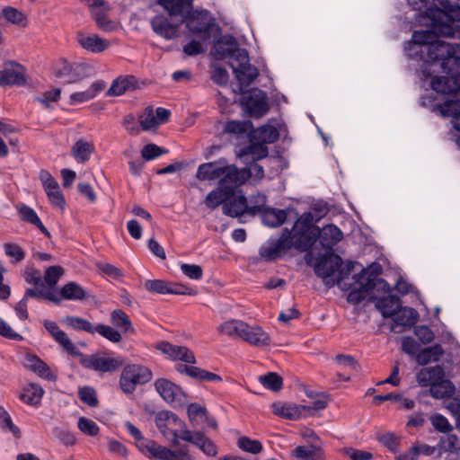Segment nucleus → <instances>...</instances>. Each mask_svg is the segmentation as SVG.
Returning a JSON list of instances; mask_svg holds the SVG:
<instances>
[{
    "label": "nucleus",
    "mask_w": 460,
    "mask_h": 460,
    "mask_svg": "<svg viewBox=\"0 0 460 460\" xmlns=\"http://www.w3.org/2000/svg\"><path fill=\"white\" fill-rule=\"evenodd\" d=\"M426 13L431 20L430 30L414 31L411 42L420 47L427 62H439L447 75H460V44L440 40L441 37L460 40V25L454 21V6L448 0H433V5Z\"/></svg>",
    "instance_id": "1"
},
{
    "label": "nucleus",
    "mask_w": 460,
    "mask_h": 460,
    "mask_svg": "<svg viewBox=\"0 0 460 460\" xmlns=\"http://www.w3.org/2000/svg\"><path fill=\"white\" fill-rule=\"evenodd\" d=\"M126 427L131 436L137 441V447L142 452H148L153 457L159 460H195L190 454L187 445L181 446L177 450L170 449L158 445L153 440H145L141 431L131 422H127Z\"/></svg>",
    "instance_id": "2"
},
{
    "label": "nucleus",
    "mask_w": 460,
    "mask_h": 460,
    "mask_svg": "<svg viewBox=\"0 0 460 460\" xmlns=\"http://www.w3.org/2000/svg\"><path fill=\"white\" fill-rule=\"evenodd\" d=\"M353 279V283L348 284L351 288L348 297L349 301L358 303L365 299L367 295L375 299V296L390 293L387 283L384 279L376 278V276L371 277L367 270H361Z\"/></svg>",
    "instance_id": "3"
},
{
    "label": "nucleus",
    "mask_w": 460,
    "mask_h": 460,
    "mask_svg": "<svg viewBox=\"0 0 460 460\" xmlns=\"http://www.w3.org/2000/svg\"><path fill=\"white\" fill-rule=\"evenodd\" d=\"M298 237L296 247L301 251L308 250L316 241L320 240L321 245L325 249H332L333 245L342 239L341 231L334 225H327L321 230L317 226H307Z\"/></svg>",
    "instance_id": "4"
},
{
    "label": "nucleus",
    "mask_w": 460,
    "mask_h": 460,
    "mask_svg": "<svg viewBox=\"0 0 460 460\" xmlns=\"http://www.w3.org/2000/svg\"><path fill=\"white\" fill-rule=\"evenodd\" d=\"M326 407L327 402L324 400H317L311 404H296L278 401L270 405L274 415L288 420H297L302 418L314 416L317 411Z\"/></svg>",
    "instance_id": "5"
},
{
    "label": "nucleus",
    "mask_w": 460,
    "mask_h": 460,
    "mask_svg": "<svg viewBox=\"0 0 460 460\" xmlns=\"http://www.w3.org/2000/svg\"><path fill=\"white\" fill-rule=\"evenodd\" d=\"M227 60L241 86H248L258 76V70L249 63L245 49L238 48Z\"/></svg>",
    "instance_id": "6"
},
{
    "label": "nucleus",
    "mask_w": 460,
    "mask_h": 460,
    "mask_svg": "<svg viewBox=\"0 0 460 460\" xmlns=\"http://www.w3.org/2000/svg\"><path fill=\"white\" fill-rule=\"evenodd\" d=\"M172 446L179 447L180 439L190 442L196 446L201 452L208 456H216L217 455V447L205 435L204 429L190 431L188 429H182L180 433L177 430L172 431Z\"/></svg>",
    "instance_id": "7"
},
{
    "label": "nucleus",
    "mask_w": 460,
    "mask_h": 460,
    "mask_svg": "<svg viewBox=\"0 0 460 460\" xmlns=\"http://www.w3.org/2000/svg\"><path fill=\"white\" fill-rule=\"evenodd\" d=\"M153 378L150 368L138 364H129L122 369L119 386L125 394H132L137 385L148 383Z\"/></svg>",
    "instance_id": "8"
},
{
    "label": "nucleus",
    "mask_w": 460,
    "mask_h": 460,
    "mask_svg": "<svg viewBox=\"0 0 460 460\" xmlns=\"http://www.w3.org/2000/svg\"><path fill=\"white\" fill-rule=\"evenodd\" d=\"M55 75L57 77L64 78L67 84H81L85 79L95 75V68L86 62H65Z\"/></svg>",
    "instance_id": "9"
},
{
    "label": "nucleus",
    "mask_w": 460,
    "mask_h": 460,
    "mask_svg": "<svg viewBox=\"0 0 460 460\" xmlns=\"http://www.w3.org/2000/svg\"><path fill=\"white\" fill-rule=\"evenodd\" d=\"M296 234L297 232L295 229L293 232H289L287 229L284 230L276 243L261 248L260 256L265 261H273L280 257L292 246L296 247V242H299L298 237L296 238Z\"/></svg>",
    "instance_id": "10"
},
{
    "label": "nucleus",
    "mask_w": 460,
    "mask_h": 460,
    "mask_svg": "<svg viewBox=\"0 0 460 460\" xmlns=\"http://www.w3.org/2000/svg\"><path fill=\"white\" fill-rule=\"evenodd\" d=\"M242 104L253 118H261L269 111L266 94L257 88L242 93Z\"/></svg>",
    "instance_id": "11"
},
{
    "label": "nucleus",
    "mask_w": 460,
    "mask_h": 460,
    "mask_svg": "<svg viewBox=\"0 0 460 460\" xmlns=\"http://www.w3.org/2000/svg\"><path fill=\"white\" fill-rule=\"evenodd\" d=\"M218 186L224 190L226 194H234V190L239 186L244 184L249 180V174L243 169H238L235 165H226L223 167Z\"/></svg>",
    "instance_id": "12"
},
{
    "label": "nucleus",
    "mask_w": 460,
    "mask_h": 460,
    "mask_svg": "<svg viewBox=\"0 0 460 460\" xmlns=\"http://www.w3.org/2000/svg\"><path fill=\"white\" fill-rule=\"evenodd\" d=\"M27 84L25 68L15 61H5L3 70H0V86L18 85Z\"/></svg>",
    "instance_id": "13"
},
{
    "label": "nucleus",
    "mask_w": 460,
    "mask_h": 460,
    "mask_svg": "<svg viewBox=\"0 0 460 460\" xmlns=\"http://www.w3.org/2000/svg\"><path fill=\"white\" fill-rule=\"evenodd\" d=\"M81 364L90 369L101 372H112L123 365V360L119 358H104L97 355L84 356L80 352L78 356Z\"/></svg>",
    "instance_id": "14"
},
{
    "label": "nucleus",
    "mask_w": 460,
    "mask_h": 460,
    "mask_svg": "<svg viewBox=\"0 0 460 460\" xmlns=\"http://www.w3.org/2000/svg\"><path fill=\"white\" fill-rule=\"evenodd\" d=\"M155 424L164 437L171 443L172 439V431L177 430L178 433H180L182 429H186L185 423L176 415L168 411H162L156 414Z\"/></svg>",
    "instance_id": "15"
},
{
    "label": "nucleus",
    "mask_w": 460,
    "mask_h": 460,
    "mask_svg": "<svg viewBox=\"0 0 460 460\" xmlns=\"http://www.w3.org/2000/svg\"><path fill=\"white\" fill-rule=\"evenodd\" d=\"M155 349L173 361H181L186 364H196L197 362L194 353L186 346L161 341L155 345Z\"/></svg>",
    "instance_id": "16"
},
{
    "label": "nucleus",
    "mask_w": 460,
    "mask_h": 460,
    "mask_svg": "<svg viewBox=\"0 0 460 460\" xmlns=\"http://www.w3.org/2000/svg\"><path fill=\"white\" fill-rule=\"evenodd\" d=\"M241 340L245 343L259 349L269 347L271 337L261 325L246 323Z\"/></svg>",
    "instance_id": "17"
},
{
    "label": "nucleus",
    "mask_w": 460,
    "mask_h": 460,
    "mask_svg": "<svg viewBox=\"0 0 460 460\" xmlns=\"http://www.w3.org/2000/svg\"><path fill=\"white\" fill-rule=\"evenodd\" d=\"M186 25L193 33H203V39L205 40L209 38L208 32L212 29L219 31V28L211 22L209 13L207 11L194 12L188 19Z\"/></svg>",
    "instance_id": "18"
},
{
    "label": "nucleus",
    "mask_w": 460,
    "mask_h": 460,
    "mask_svg": "<svg viewBox=\"0 0 460 460\" xmlns=\"http://www.w3.org/2000/svg\"><path fill=\"white\" fill-rule=\"evenodd\" d=\"M169 116V111L164 108H157L155 111L152 107H147L138 116V123L142 130L148 131L165 122Z\"/></svg>",
    "instance_id": "19"
},
{
    "label": "nucleus",
    "mask_w": 460,
    "mask_h": 460,
    "mask_svg": "<svg viewBox=\"0 0 460 460\" xmlns=\"http://www.w3.org/2000/svg\"><path fill=\"white\" fill-rule=\"evenodd\" d=\"M40 180L44 187L50 203L63 209L66 201L64 195L59 189L58 182L46 170H41L40 172Z\"/></svg>",
    "instance_id": "20"
},
{
    "label": "nucleus",
    "mask_w": 460,
    "mask_h": 460,
    "mask_svg": "<svg viewBox=\"0 0 460 460\" xmlns=\"http://www.w3.org/2000/svg\"><path fill=\"white\" fill-rule=\"evenodd\" d=\"M44 327L53 339L70 355L79 356L80 351L76 345L68 338L66 333L60 330L58 324L49 320L44 321Z\"/></svg>",
    "instance_id": "21"
},
{
    "label": "nucleus",
    "mask_w": 460,
    "mask_h": 460,
    "mask_svg": "<svg viewBox=\"0 0 460 460\" xmlns=\"http://www.w3.org/2000/svg\"><path fill=\"white\" fill-rule=\"evenodd\" d=\"M76 40L83 49L91 53L103 52L111 46L108 40L102 39L93 33L79 32L77 34Z\"/></svg>",
    "instance_id": "22"
},
{
    "label": "nucleus",
    "mask_w": 460,
    "mask_h": 460,
    "mask_svg": "<svg viewBox=\"0 0 460 460\" xmlns=\"http://www.w3.org/2000/svg\"><path fill=\"white\" fill-rule=\"evenodd\" d=\"M341 263L342 261L340 256L328 252L315 264V273L321 278H328L340 269Z\"/></svg>",
    "instance_id": "23"
},
{
    "label": "nucleus",
    "mask_w": 460,
    "mask_h": 460,
    "mask_svg": "<svg viewBox=\"0 0 460 460\" xmlns=\"http://www.w3.org/2000/svg\"><path fill=\"white\" fill-rule=\"evenodd\" d=\"M79 89L70 95L72 102L83 103L93 100L99 93L105 89V84L102 80H95L88 86H84L83 83L78 84Z\"/></svg>",
    "instance_id": "24"
},
{
    "label": "nucleus",
    "mask_w": 460,
    "mask_h": 460,
    "mask_svg": "<svg viewBox=\"0 0 460 460\" xmlns=\"http://www.w3.org/2000/svg\"><path fill=\"white\" fill-rule=\"evenodd\" d=\"M155 391L168 403L175 402L178 395L182 394V389L167 378H158L155 384Z\"/></svg>",
    "instance_id": "25"
},
{
    "label": "nucleus",
    "mask_w": 460,
    "mask_h": 460,
    "mask_svg": "<svg viewBox=\"0 0 460 460\" xmlns=\"http://www.w3.org/2000/svg\"><path fill=\"white\" fill-rule=\"evenodd\" d=\"M444 378L445 371L440 366L424 367L417 374L418 383L424 387L433 388Z\"/></svg>",
    "instance_id": "26"
},
{
    "label": "nucleus",
    "mask_w": 460,
    "mask_h": 460,
    "mask_svg": "<svg viewBox=\"0 0 460 460\" xmlns=\"http://www.w3.org/2000/svg\"><path fill=\"white\" fill-rule=\"evenodd\" d=\"M459 76L455 75L436 76L431 81V87L434 91L442 94L456 93L460 89Z\"/></svg>",
    "instance_id": "27"
},
{
    "label": "nucleus",
    "mask_w": 460,
    "mask_h": 460,
    "mask_svg": "<svg viewBox=\"0 0 460 460\" xmlns=\"http://www.w3.org/2000/svg\"><path fill=\"white\" fill-rule=\"evenodd\" d=\"M237 49L235 39L231 35H224L215 43L212 54L217 59H228Z\"/></svg>",
    "instance_id": "28"
},
{
    "label": "nucleus",
    "mask_w": 460,
    "mask_h": 460,
    "mask_svg": "<svg viewBox=\"0 0 460 460\" xmlns=\"http://www.w3.org/2000/svg\"><path fill=\"white\" fill-rule=\"evenodd\" d=\"M223 211L226 215L237 217L243 214H248V207L246 203V197L241 192L237 195H233L223 205Z\"/></svg>",
    "instance_id": "29"
},
{
    "label": "nucleus",
    "mask_w": 460,
    "mask_h": 460,
    "mask_svg": "<svg viewBox=\"0 0 460 460\" xmlns=\"http://www.w3.org/2000/svg\"><path fill=\"white\" fill-rule=\"evenodd\" d=\"M137 86V82L133 75L119 76L112 82L107 95L120 96L126 92L135 90Z\"/></svg>",
    "instance_id": "30"
},
{
    "label": "nucleus",
    "mask_w": 460,
    "mask_h": 460,
    "mask_svg": "<svg viewBox=\"0 0 460 460\" xmlns=\"http://www.w3.org/2000/svg\"><path fill=\"white\" fill-rule=\"evenodd\" d=\"M95 147L92 142L83 138L76 140L71 147V155L77 163L84 164L90 160Z\"/></svg>",
    "instance_id": "31"
},
{
    "label": "nucleus",
    "mask_w": 460,
    "mask_h": 460,
    "mask_svg": "<svg viewBox=\"0 0 460 460\" xmlns=\"http://www.w3.org/2000/svg\"><path fill=\"white\" fill-rule=\"evenodd\" d=\"M293 456L302 460H325L324 451L318 444H310L309 447L298 446L294 449Z\"/></svg>",
    "instance_id": "32"
},
{
    "label": "nucleus",
    "mask_w": 460,
    "mask_h": 460,
    "mask_svg": "<svg viewBox=\"0 0 460 460\" xmlns=\"http://www.w3.org/2000/svg\"><path fill=\"white\" fill-rule=\"evenodd\" d=\"M376 306L381 311L385 317H391L396 309L399 308L400 299L390 293L382 296H375Z\"/></svg>",
    "instance_id": "33"
},
{
    "label": "nucleus",
    "mask_w": 460,
    "mask_h": 460,
    "mask_svg": "<svg viewBox=\"0 0 460 460\" xmlns=\"http://www.w3.org/2000/svg\"><path fill=\"white\" fill-rule=\"evenodd\" d=\"M154 31L165 39H173L179 37V25L171 24L168 20L163 16H156L152 21Z\"/></svg>",
    "instance_id": "34"
},
{
    "label": "nucleus",
    "mask_w": 460,
    "mask_h": 460,
    "mask_svg": "<svg viewBox=\"0 0 460 460\" xmlns=\"http://www.w3.org/2000/svg\"><path fill=\"white\" fill-rule=\"evenodd\" d=\"M0 18H4L7 22L22 28L28 25L27 15L13 6L4 7L0 12Z\"/></svg>",
    "instance_id": "35"
},
{
    "label": "nucleus",
    "mask_w": 460,
    "mask_h": 460,
    "mask_svg": "<svg viewBox=\"0 0 460 460\" xmlns=\"http://www.w3.org/2000/svg\"><path fill=\"white\" fill-rule=\"evenodd\" d=\"M246 322L242 320L232 319L221 323L217 330L218 332L230 338H242Z\"/></svg>",
    "instance_id": "36"
},
{
    "label": "nucleus",
    "mask_w": 460,
    "mask_h": 460,
    "mask_svg": "<svg viewBox=\"0 0 460 460\" xmlns=\"http://www.w3.org/2000/svg\"><path fill=\"white\" fill-rule=\"evenodd\" d=\"M279 131L273 126L265 125L253 130L251 135L252 141L267 143H273L279 138Z\"/></svg>",
    "instance_id": "37"
},
{
    "label": "nucleus",
    "mask_w": 460,
    "mask_h": 460,
    "mask_svg": "<svg viewBox=\"0 0 460 460\" xmlns=\"http://www.w3.org/2000/svg\"><path fill=\"white\" fill-rule=\"evenodd\" d=\"M187 414L191 426L195 429H203L201 425L208 420L207 409L199 403H190L187 408Z\"/></svg>",
    "instance_id": "38"
},
{
    "label": "nucleus",
    "mask_w": 460,
    "mask_h": 460,
    "mask_svg": "<svg viewBox=\"0 0 460 460\" xmlns=\"http://www.w3.org/2000/svg\"><path fill=\"white\" fill-rule=\"evenodd\" d=\"M224 166H219L216 163H207L199 166L196 177L199 181H220Z\"/></svg>",
    "instance_id": "39"
},
{
    "label": "nucleus",
    "mask_w": 460,
    "mask_h": 460,
    "mask_svg": "<svg viewBox=\"0 0 460 460\" xmlns=\"http://www.w3.org/2000/svg\"><path fill=\"white\" fill-rule=\"evenodd\" d=\"M43 394L44 390L42 387L35 384H29L26 387L23 388L22 394H20V399L28 405L38 406L40 404Z\"/></svg>",
    "instance_id": "40"
},
{
    "label": "nucleus",
    "mask_w": 460,
    "mask_h": 460,
    "mask_svg": "<svg viewBox=\"0 0 460 460\" xmlns=\"http://www.w3.org/2000/svg\"><path fill=\"white\" fill-rule=\"evenodd\" d=\"M391 317L398 325L411 326L417 322L418 313L412 308L399 305Z\"/></svg>",
    "instance_id": "41"
},
{
    "label": "nucleus",
    "mask_w": 460,
    "mask_h": 460,
    "mask_svg": "<svg viewBox=\"0 0 460 460\" xmlns=\"http://www.w3.org/2000/svg\"><path fill=\"white\" fill-rule=\"evenodd\" d=\"M246 203L248 207V214L255 216L262 213L268 207L267 196L261 191H257L246 198Z\"/></svg>",
    "instance_id": "42"
},
{
    "label": "nucleus",
    "mask_w": 460,
    "mask_h": 460,
    "mask_svg": "<svg viewBox=\"0 0 460 460\" xmlns=\"http://www.w3.org/2000/svg\"><path fill=\"white\" fill-rule=\"evenodd\" d=\"M268 155V148L262 142L252 141L251 145L241 150L240 157H250L252 162H255Z\"/></svg>",
    "instance_id": "43"
},
{
    "label": "nucleus",
    "mask_w": 460,
    "mask_h": 460,
    "mask_svg": "<svg viewBox=\"0 0 460 460\" xmlns=\"http://www.w3.org/2000/svg\"><path fill=\"white\" fill-rule=\"evenodd\" d=\"M260 215H261L262 222L270 227L281 226L287 218V214L284 210L270 208L269 207Z\"/></svg>",
    "instance_id": "44"
},
{
    "label": "nucleus",
    "mask_w": 460,
    "mask_h": 460,
    "mask_svg": "<svg viewBox=\"0 0 460 460\" xmlns=\"http://www.w3.org/2000/svg\"><path fill=\"white\" fill-rule=\"evenodd\" d=\"M440 112L444 116L452 117L454 128L460 132V101H448L441 104Z\"/></svg>",
    "instance_id": "45"
},
{
    "label": "nucleus",
    "mask_w": 460,
    "mask_h": 460,
    "mask_svg": "<svg viewBox=\"0 0 460 460\" xmlns=\"http://www.w3.org/2000/svg\"><path fill=\"white\" fill-rule=\"evenodd\" d=\"M19 214L21 216V218L28 223H31L34 226H36L40 232L45 234L47 237H50V233L48 231V229L43 226L40 219L37 216L36 212L31 208L30 207L26 205H22L18 208Z\"/></svg>",
    "instance_id": "46"
},
{
    "label": "nucleus",
    "mask_w": 460,
    "mask_h": 460,
    "mask_svg": "<svg viewBox=\"0 0 460 460\" xmlns=\"http://www.w3.org/2000/svg\"><path fill=\"white\" fill-rule=\"evenodd\" d=\"M444 354L442 347L438 344L423 349L416 357V360L420 365H427L430 362H436Z\"/></svg>",
    "instance_id": "47"
},
{
    "label": "nucleus",
    "mask_w": 460,
    "mask_h": 460,
    "mask_svg": "<svg viewBox=\"0 0 460 460\" xmlns=\"http://www.w3.org/2000/svg\"><path fill=\"white\" fill-rule=\"evenodd\" d=\"M60 295L63 299L84 300L86 298L84 289L75 282H69L62 287Z\"/></svg>",
    "instance_id": "48"
},
{
    "label": "nucleus",
    "mask_w": 460,
    "mask_h": 460,
    "mask_svg": "<svg viewBox=\"0 0 460 460\" xmlns=\"http://www.w3.org/2000/svg\"><path fill=\"white\" fill-rule=\"evenodd\" d=\"M259 382L267 389L279 393L283 388V378L275 372H269L259 376Z\"/></svg>",
    "instance_id": "49"
},
{
    "label": "nucleus",
    "mask_w": 460,
    "mask_h": 460,
    "mask_svg": "<svg viewBox=\"0 0 460 460\" xmlns=\"http://www.w3.org/2000/svg\"><path fill=\"white\" fill-rule=\"evenodd\" d=\"M456 387L451 381L444 378L433 388H429V394L436 399L450 397L455 394Z\"/></svg>",
    "instance_id": "50"
},
{
    "label": "nucleus",
    "mask_w": 460,
    "mask_h": 460,
    "mask_svg": "<svg viewBox=\"0 0 460 460\" xmlns=\"http://www.w3.org/2000/svg\"><path fill=\"white\" fill-rule=\"evenodd\" d=\"M237 447L243 452L252 455H258L263 450L262 444L257 439H252L249 437L242 436L237 439Z\"/></svg>",
    "instance_id": "51"
},
{
    "label": "nucleus",
    "mask_w": 460,
    "mask_h": 460,
    "mask_svg": "<svg viewBox=\"0 0 460 460\" xmlns=\"http://www.w3.org/2000/svg\"><path fill=\"white\" fill-rule=\"evenodd\" d=\"M231 197V194H226V192L218 186L217 190L208 194L205 199V204L209 208H216L220 204L224 205Z\"/></svg>",
    "instance_id": "52"
},
{
    "label": "nucleus",
    "mask_w": 460,
    "mask_h": 460,
    "mask_svg": "<svg viewBox=\"0 0 460 460\" xmlns=\"http://www.w3.org/2000/svg\"><path fill=\"white\" fill-rule=\"evenodd\" d=\"M63 323L77 331H84L89 333H94V326L87 320L75 317V316H66L63 319Z\"/></svg>",
    "instance_id": "53"
},
{
    "label": "nucleus",
    "mask_w": 460,
    "mask_h": 460,
    "mask_svg": "<svg viewBox=\"0 0 460 460\" xmlns=\"http://www.w3.org/2000/svg\"><path fill=\"white\" fill-rule=\"evenodd\" d=\"M111 320L113 325L123 328L124 332L133 331L128 316L122 310H114L111 313Z\"/></svg>",
    "instance_id": "54"
},
{
    "label": "nucleus",
    "mask_w": 460,
    "mask_h": 460,
    "mask_svg": "<svg viewBox=\"0 0 460 460\" xmlns=\"http://www.w3.org/2000/svg\"><path fill=\"white\" fill-rule=\"evenodd\" d=\"M146 290L152 293L161 295L170 294V286L167 282L161 279H148L145 283Z\"/></svg>",
    "instance_id": "55"
},
{
    "label": "nucleus",
    "mask_w": 460,
    "mask_h": 460,
    "mask_svg": "<svg viewBox=\"0 0 460 460\" xmlns=\"http://www.w3.org/2000/svg\"><path fill=\"white\" fill-rule=\"evenodd\" d=\"M93 18L98 27L105 31H112L117 29V24L109 20L102 10L94 11Z\"/></svg>",
    "instance_id": "56"
},
{
    "label": "nucleus",
    "mask_w": 460,
    "mask_h": 460,
    "mask_svg": "<svg viewBox=\"0 0 460 460\" xmlns=\"http://www.w3.org/2000/svg\"><path fill=\"white\" fill-rule=\"evenodd\" d=\"M95 332L100 335L111 341V342L117 343L121 340L120 333L109 325L98 324L94 327Z\"/></svg>",
    "instance_id": "57"
},
{
    "label": "nucleus",
    "mask_w": 460,
    "mask_h": 460,
    "mask_svg": "<svg viewBox=\"0 0 460 460\" xmlns=\"http://www.w3.org/2000/svg\"><path fill=\"white\" fill-rule=\"evenodd\" d=\"M252 122L249 120L244 121H229L226 123L225 131L230 134H242L247 132L252 128Z\"/></svg>",
    "instance_id": "58"
},
{
    "label": "nucleus",
    "mask_w": 460,
    "mask_h": 460,
    "mask_svg": "<svg viewBox=\"0 0 460 460\" xmlns=\"http://www.w3.org/2000/svg\"><path fill=\"white\" fill-rule=\"evenodd\" d=\"M158 4H161L171 16L181 13L184 9L183 0H158Z\"/></svg>",
    "instance_id": "59"
},
{
    "label": "nucleus",
    "mask_w": 460,
    "mask_h": 460,
    "mask_svg": "<svg viewBox=\"0 0 460 460\" xmlns=\"http://www.w3.org/2000/svg\"><path fill=\"white\" fill-rule=\"evenodd\" d=\"M63 274L64 269L61 266H50L46 270L44 279L49 287H54Z\"/></svg>",
    "instance_id": "60"
},
{
    "label": "nucleus",
    "mask_w": 460,
    "mask_h": 460,
    "mask_svg": "<svg viewBox=\"0 0 460 460\" xmlns=\"http://www.w3.org/2000/svg\"><path fill=\"white\" fill-rule=\"evenodd\" d=\"M78 429L88 436H96L99 433V427L97 424L86 419L85 417H80L78 420Z\"/></svg>",
    "instance_id": "61"
},
{
    "label": "nucleus",
    "mask_w": 460,
    "mask_h": 460,
    "mask_svg": "<svg viewBox=\"0 0 460 460\" xmlns=\"http://www.w3.org/2000/svg\"><path fill=\"white\" fill-rule=\"evenodd\" d=\"M335 361L339 369L345 367H350L351 369L357 370L358 363L356 358L350 355L337 354L335 356Z\"/></svg>",
    "instance_id": "62"
},
{
    "label": "nucleus",
    "mask_w": 460,
    "mask_h": 460,
    "mask_svg": "<svg viewBox=\"0 0 460 460\" xmlns=\"http://www.w3.org/2000/svg\"><path fill=\"white\" fill-rule=\"evenodd\" d=\"M181 270L190 279L199 280L203 276V270L199 265L183 263L181 265Z\"/></svg>",
    "instance_id": "63"
},
{
    "label": "nucleus",
    "mask_w": 460,
    "mask_h": 460,
    "mask_svg": "<svg viewBox=\"0 0 460 460\" xmlns=\"http://www.w3.org/2000/svg\"><path fill=\"white\" fill-rule=\"evenodd\" d=\"M432 426L438 431L448 433L453 429V427L448 420L440 414H435L430 417Z\"/></svg>",
    "instance_id": "64"
}]
</instances>
